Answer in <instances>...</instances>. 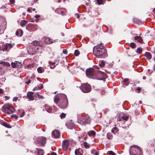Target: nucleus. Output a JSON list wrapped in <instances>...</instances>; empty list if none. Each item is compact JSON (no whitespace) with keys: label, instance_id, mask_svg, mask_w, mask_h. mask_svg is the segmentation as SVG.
<instances>
[{"label":"nucleus","instance_id":"1","mask_svg":"<svg viewBox=\"0 0 155 155\" xmlns=\"http://www.w3.org/2000/svg\"><path fill=\"white\" fill-rule=\"evenodd\" d=\"M93 52L95 56L98 58H104L108 56L107 49L102 43L94 47Z\"/></svg>","mask_w":155,"mask_h":155},{"label":"nucleus","instance_id":"2","mask_svg":"<svg viewBox=\"0 0 155 155\" xmlns=\"http://www.w3.org/2000/svg\"><path fill=\"white\" fill-rule=\"evenodd\" d=\"M91 121V119L87 114L84 117L80 115H78V121L81 125H85L87 124H90Z\"/></svg>","mask_w":155,"mask_h":155},{"label":"nucleus","instance_id":"3","mask_svg":"<svg viewBox=\"0 0 155 155\" xmlns=\"http://www.w3.org/2000/svg\"><path fill=\"white\" fill-rule=\"evenodd\" d=\"M75 142L73 140H64L62 143V147L64 151H66L68 149L70 150L72 144L75 143Z\"/></svg>","mask_w":155,"mask_h":155},{"label":"nucleus","instance_id":"4","mask_svg":"<svg viewBox=\"0 0 155 155\" xmlns=\"http://www.w3.org/2000/svg\"><path fill=\"white\" fill-rule=\"evenodd\" d=\"M62 97L64 98L60 99L57 105L60 108L64 109L67 107L68 104V101L66 95H62Z\"/></svg>","mask_w":155,"mask_h":155},{"label":"nucleus","instance_id":"5","mask_svg":"<svg viewBox=\"0 0 155 155\" xmlns=\"http://www.w3.org/2000/svg\"><path fill=\"white\" fill-rule=\"evenodd\" d=\"M130 155H142L140 148L136 145H133L130 147Z\"/></svg>","mask_w":155,"mask_h":155},{"label":"nucleus","instance_id":"6","mask_svg":"<svg viewBox=\"0 0 155 155\" xmlns=\"http://www.w3.org/2000/svg\"><path fill=\"white\" fill-rule=\"evenodd\" d=\"M2 109L3 111L8 114L12 113L15 110L13 106L8 104L5 105L3 107Z\"/></svg>","mask_w":155,"mask_h":155},{"label":"nucleus","instance_id":"7","mask_svg":"<svg viewBox=\"0 0 155 155\" xmlns=\"http://www.w3.org/2000/svg\"><path fill=\"white\" fill-rule=\"evenodd\" d=\"M96 70L92 68H88L86 70V75L88 78H95L96 75Z\"/></svg>","mask_w":155,"mask_h":155},{"label":"nucleus","instance_id":"8","mask_svg":"<svg viewBox=\"0 0 155 155\" xmlns=\"http://www.w3.org/2000/svg\"><path fill=\"white\" fill-rule=\"evenodd\" d=\"M46 138L41 137L37 138L35 141V143L41 146H44L46 143Z\"/></svg>","mask_w":155,"mask_h":155},{"label":"nucleus","instance_id":"9","mask_svg":"<svg viewBox=\"0 0 155 155\" xmlns=\"http://www.w3.org/2000/svg\"><path fill=\"white\" fill-rule=\"evenodd\" d=\"M95 77L98 78L97 79L102 80L107 78L106 74L103 72L98 70H96V72Z\"/></svg>","mask_w":155,"mask_h":155},{"label":"nucleus","instance_id":"10","mask_svg":"<svg viewBox=\"0 0 155 155\" xmlns=\"http://www.w3.org/2000/svg\"><path fill=\"white\" fill-rule=\"evenodd\" d=\"M81 89L84 93H88L91 91V87L87 84H83L81 86Z\"/></svg>","mask_w":155,"mask_h":155},{"label":"nucleus","instance_id":"11","mask_svg":"<svg viewBox=\"0 0 155 155\" xmlns=\"http://www.w3.org/2000/svg\"><path fill=\"white\" fill-rule=\"evenodd\" d=\"M62 95H65L63 94H59L55 95L54 98V102L57 104L59 102L60 99L64 98L62 97Z\"/></svg>","mask_w":155,"mask_h":155},{"label":"nucleus","instance_id":"12","mask_svg":"<svg viewBox=\"0 0 155 155\" xmlns=\"http://www.w3.org/2000/svg\"><path fill=\"white\" fill-rule=\"evenodd\" d=\"M12 66L13 68H20L22 67L21 64L18 61H15L14 63H12Z\"/></svg>","mask_w":155,"mask_h":155},{"label":"nucleus","instance_id":"13","mask_svg":"<svg viewBox=\"0 0 155 155\" xmlns=\"http://www.w3.org/2000/svg\"><path fill=\"white\" fill-rule=\"evenodd\" d=\"M52 136L54 138H58L60 136L59 132L57 130H54L52 133Z\"/></svg>","mask_w":155,"mask_h":155},{"label":"nucleus","instance_id":"14","mask_svg":"<svg viewBox=\"0 0 155 155\" xmlns=\"http://www.w3.org/2000/svg\"><path fill=\"white\" fill-rule=\"evenodd\" d=\"M34 93L32 92H29L27 93V98L30 100L33 101L34 100V97L33 96Z\"/></svg>","mask_w":155,"mask_h":155},{"label":"nucleus","instance_id":"15","mask_svg":"<svg viewBox=\"0 0 155 155\" xmlns=\"http://www.w3.org/2000/svg\"><path fill=\"white\" fill-rule=\"evenodd\" d=\"M45 109H43V110L45 111V110H46L48 112L50 113L51 111L52 108L51 107L49 106V105H45Z\"/></svg>","mask_w":155,"mask_h":155},{"label":"nucleus","instance_id":"16","mask_svg":"<svg viewBox=\"0 0 155 155\" xmlns=\"http://www.w3.org/2000/svg\"><path fill=\"white\" fill-rule=\"evenodd\" d=\"M23 31L21 29H18L16 32V35L18 36H21L23 34Z\"/></svg>","mask_w":155,"mask_h":155},{"label":"nucleus","instance_id":"17","mask_svg":"<svg viewBox=\"0 0 155 155\" xmlns=\"http://www.w3.org/2000/svg\"><path fill=\"white\" fill-rule=\"evenodd\" d=\"M82 150L81 149H77L75 151V153L76 155H82Z\"/></svg>","mask_w":155,"mask_h":155},{"label":"nucleus","instance_id":"18","mask_svg":"<svg viewBox=\"0 0 155 155\" xmlns=\"http://www.w3.org/2000/svg\"><path fill=\"white\" fill-rule=\"evenodd\" d=\"M145 55L147 59L148 60H149L151 58L152 56L150 52H147L145 53Z\"/></svg>","mask_w":155,"mask_h":155},{"label":"nucleus","instance_id":"19","mask_svg":"<svg viewBox=\"0 0 155 155\" xmlns=\"http://www.w3.org/2000/svg\"><path fill=\"white\" fill-rule=\"evenodd\" d=\"M54 41L53 39H45V42L47 44H50L52 43Z\"/></svg>","mask_w":155,"mask_h":155},{"label":"nucleus","instance_id":"20","mask_svg":"<svg viewBox=\"0 0 155 155\" xmlns=\"http://www.w3.org/2000/svg\"><path fill=\"white\" fill-rule=\"evenodd\" d=\"M8 46L7 45H3L2 47V50L4 51H7L9 50L8 49Z\"/></svg>","mask_w":155,"mask_h":155},{"label":"nucleus","instance_id":"21","mask_svg":"<svg viewBox=\"0 0 155 155\" xmlns=\"http://www.w3.org/2000/svg\"><path fill=\"white\" fill-rule=\"evenodd\" d=\"M38 151V155H43L44 153V150L43 149H39L36 148Z\"/></svg>","mask_w":155,"mask_h":155},{"label":"nucleus","instance_id":"22","mask_svg":"<svg viewBox=\"0 0 155 155\" xmlns=\"http://www.w3.org/2000/svg\"><path fill=\"white\" fill-rule=\"evenodd\" d=\"M28 21L26 20H23L21 21L20 23V25L22 27H24L28 23Z\"/></svg>","mask_w":155,"mask_h":155},{"label":"nucleus","instance_id":"23","mask_svg":"<svg viewBox=\"0 0 155 155\" xmlns=\"http://www.w3.org/2000/svg\"><path fill=\"white\" fill-rule=\"evenodd\" d=\"M97 4L100 5H104L105 1L104 0H96Z\"/></svg>","mask_w":155,"mask_h":155},{"label":"nucleus","instance_id":"24","mask_svg":"<svg viewBox=\"0 0 155 155\" xmlns=\"http://www.w3.org/2000/svg\"><path fill=\"white\" fill-rule=\"evenodd\" d=\"M2 124L5 127H7L8 128H11V126L9 124L5 122H3L2 123Z\"/></svg>","mask_w":155,"mask_h":155},{"label":"nucleus","instance_id":"25","mask_svg":"<svg viewBox=\"0 0 155 155\" xmlns=\"http://www.w3.org/2000/svg\"><path fill=\"white\" fill-rule=\"evenodd\" d=\"M5 73V70L3 67H0V75H3Z\"/></svg>","mask_w":155,"mask_h":155},{"label":"nucleus","instance_id":"26","mask_svg":"<svg viewBox=\"0 0 155 155\" xmlns=\"http://www.w3.org/2000/svg\"><path fill=\"white\" fill-rule=\"evenodd\" d=\"M88 134L89 136H94L95 135L96 132L94 130H92L88 132Z\"/></svg>","mask_w":155,"mask_h":155},{"label":"nucleus","instance_id":"27","mask_svg":"<svg viewBox=\"0 0 155 155\" xmlns=\"http://www.w3.org/2000/svg\"><path fill=\"white\" fill-rule=\"evenodd\" d=\"M32 44L33 45L38 46L39 45V42L37 41H34L32 42Z\"/></svg>","mask_w":155,"mask_h":155},{"label":"nucleus","instance_id":"28","mask_svg":"<svg viewBox=\"0 0 155 155\" xmlns=\"http://www.w3.org/2000/svg\"><path fill=\"white\" fill-rule=\"evenodd\" d=\"M119 129L116 127H114L111 130L112 133L115 134L116 132H118Z\"/></svg>","mask_w":155,"mask_h":155},{"label":"nucleus","instance_id":"29","mask_svg":"<svg viewBox=\"0 0 155 155\" xmlns=\"http://www.w3.org/2000/svg\"><path fill=\"white\" fill-rule=\"evenodd\" d=\"M107 138L108 139L111 140L113 138V135L110 133H108L107 134Z\"/></svg>","mask_w":155,"mask_h":155},{"label":"nucleus","instance_id":"30","mask_svg":"<svg viewBox=\"0 0 155 155\" xmlns=\"http://www.w3.org/2000/svg\"><path fill=\"white\" fill-rule=\"evenodd\" d=\"M56 62H51L50 64V67L51 69H54L56 65L55 64H56Z\"/></svg>","mask_w":155,"mask_h":155},{"label":"nucleus","instance_id":"31","mask_svg":"<svg viewBox=\"0 0 155 155\" xmlns=\"http://www.w3.org/2000/svg\"><path fill=\"white\" fill-rule=\"evenodd\" d=\"M124 82L125 83V85L126 86H127L128 85L129 83V79L128 78H125L124 80Z\"/></svg>","mask_w":155,"mask_h":155},{"label":"nucleus","instance_id":"32","mask_svg":"<svg viewBox=\"0 0 155 155\" xmlns=\"http://www.w3.org/2000/svg\"><path fill=\"white\" fill-rule=\"evenodd\" d=\"M37 71L38 72L40 73H41L44 71V69H43V68L41 67L38 68L37 69Z\"/></svg>","mask_w":155,"mask_h":155},{"label":"nucleus","instance_id":"33","mask_svg":"<svg viewBox=\"0 0 155 155\" xmlns=\"http://www.w3.org/2000/svg\"><path fill=\"white\" fill-rule=\"evenodd\" d=\"M130 47L132 48H136V45L134 43L131 42L130 43Z\"/></svg>","mask_w":155,"mask_h":155},{"label":"nucleus","instance_id":"34","mask_svg":"<svg viewBox=\"0 0 155 155\" xmlns=\"http://www.w3.org/2000/svg\"><path fill=\"white\" fill-rule=\"evenodd\" d=\"M122 118L125 120H127L129 118V117L125 115H124L122 116Z\"/></svg>","mask_w":155,"mask_h":155},{"label":"nucleus","instance_id":"35","mask_svg":"<svg viewBox=\"0 0 155 155\" xmlns=\"http://www.w3.org/2000/svg\"><path fill=\"white\" fill-rule=\"evenodd\" d=\"M142 52V50L141 48H138L137 49V50L136 51V52L137 53H138V54H139L141 53Z\"/></svg>","mask_w":155,"mask_h":155},{"label":"nucleus","instance_id":"36","mask_svg":"<svg viewBox=\"0 0 155 155\" xmlns=\"http://www.w3.org/2000/svg\"><path fill=\"white\" fill-rule=\"evenodd\" d=\"M80 54V52L78 50H76L74 52V54L75 56H78Z\"/></svg>","mask_w":155,"mask_h":155},{"label":"nucleus","instance_id":"37","mask_svg":"<svg viewBox=\"0 0 155 155\" xmlns=\"http://www.w3.org/2000/svg\"><path fill=\"white\" fill-rule=\"evenodd\" d=\"M84 147L86 148H88L89 147V145L87 144V143L86 142H84Z\"/></svg>","mask_w":155,"mask_h":155},{"label":"nucleus","instance_id":"38","mask_svg":"<svg viewBox=\"0 0 155 155\" xmlns=\"http://www.w3.org/2000/svg\"><path fill=\"white\" fill-rule=\"evenodd\" d=\"M3 66L2 67H3V68L4 67V66H10V64L8 62H4V64H3Z\"/></svg>","mask_w":155,"mask_h":155},{"label":"nucleus","instance_id":"39","mask_svg":"<svg viewBox=\"0 0 155 155\" xmlns=\"http://www.w3.org/2000/svg\"><path fill=\"white\" fill-rule=\"evenodd\" d=\"M105 63L103 61H102L99 64V65L100 67H103L105 65Z\"/></svg>","mask_w":155,"mask_h":155},{"label":"nucleus","instance_id":"40","mask_svg":"<svg viewBox=\"0 0 155 155\" xmlns=\"http://www.w3.org/2000/svg\"><path fill=\"white\" fill-rule=\"evenodd\" d=\"M66 114L62 113L60 115V117L61 118H64L66 116Z\"/></svg>","mask_w":155,"mask_h":155},{"label":"nucleus","instance_id":"41","mask_svg":"<svg viewBox=\"0 0 155 155\" xmlns=\"http://www.w3.org/2000/svg\"><path fill=\"white\" fill-rule=\"evenodd\" d=\"M108 153L110 155H115V153L112 151H110L108 152Z\"/></svg>","mask_w":155,"mask_h":155},{"label":"nucleus","instance_id":"42","mask_svg":"<svg viewBox=\"0 0 155 155\" xmlns=\"http://www.w3.org/2000/svg\"><path fill=\"white\" fill-rule=\"evenodd\" d=\"M11 117L12 118L14 117L15 119H17L18 118V116L16 115L15 114V115L13 114V115H12Z\"/></svg>","mask_w":155,"mask_h":155},{"label":"nucleus","instance_id":"43","mask_svg":"<svg viewBox=\"0 0 155 155\" xmlns=\"http://www.w3.org/2000/svg\"><path fill=\"white\" fill-rule=\"evenodd\" d=\"M143 37H141L140 36H136L134 37V39H142Z\"/></svg>","mask_w":155,"mask_h":155},{"label":"nucleus","instance_id":"44","mask_svg":"<svg viewBox=\"0 0 155 155\" xmlns=\"http://www.w3.org/2000/svg\"><path fill=\"white\" fill-rule=\"evenodd\" d=\"M55 61L54 62H56V64H55L56 65H57L58 64V63L60 61V60L59 59H57L56 60H55Z\"/></svg>","mask_w":155,"mask_h":155},{"label":"nucleus","instance_id":"45","mask_svg":"<svg viewBox=\"0 0 155 155\" xmlns=\"http://www.w3.org/2000/svg\"><path fill=\"white\" fill-rule=\"evenodd\" d=\"M140 113V111L137 109H136L135 110V113L136 114H138Z\"/></svg>","mask_w":155,"mask_h":155},{"label":"nucleus","instance_id":"46","mask_svg":"<svg viewBox=\"0 0 155 155\" xmlns=\"http://www.w3.org/2000/svg\"><path fill=\"white\" fill-rule=\"evenodd\" d=\"M62 52L64 54H66L67 53V50L66 49H64L63 50Z\"/></svg>","mask_w":155,"mask_h":155},{"label":"nucleus","instance_id":"47","mask_svg":"<svg viewBox=\"0 0 155 155\" xmlns=\"http://www.w3.org/2000/svg\"><path fill=\"white\" fill-rule=\"evenodd\" d=\"M9 2L11 3L12 4H14L15 2V0H10Z\"/></svg>","mask_w":155,"mask_h":155},{"label":"nucleus","instance_id":"48","mask_svg":"<svg viewBox=\"0 0 155 155\" xmlns=\"http://www.w3.org/2000/svg\"><path fill=\"white\" fill-rule=\"evenodd\" d=\"M141 89L140 87H138L137 88V90L138 91V93H139L140 92V91L141 90Z\"/></svg>","mask_w":155,"mask_h":155},{"label":"nucleus","instance_id":"49","mask_svg":"<svg viewBox=\"0 0 155 155\" xmlns=\"http://www.w3.org/2000/svg\"><path fill=\"white\" fill-rule=\"evenodd\" d=\"M18 99V97H14L13 99V101H16Z\"/></svg>","mask_w":155,"mask_h":155},{"label":"nucleus","instance_id":"50","mask_svg":"<svg viewBox=\"0 0 155 155\" xmlns=\"http://www.w3.org/2000/svg\"><path fill=\"white\" fill-rule=\"evenodd\" d=\"M37 95L38 96V97L40 98H41V99H43L44 98V97L43 96H42L41 95H40L39 94H37Z\"/></svg>","mask_w":155,"mask_h":155},{"label":"nucleus","instance_id":"51","mask_svg":"<svg viewBox=\"0 0 155 155\" xmlns=\"http://www.w3.org/2000/svg\"><path fill=\"white\" fill-rule=\"evenodd\" d=\"M75 15L78 18H79L80 17V15L79 14L76 13L75 14Z\"/></svg>","mask_w":155,"mask_h":155},{"label":"nucleus","instance_id":"52","mask_svg":"<svg viewBox=\"0 0 155 155\" xmlns=\"http://www.w3.org/2000/svg\"><path fill=\"white\" fill-rule=\"evenodd\" d=\"M71 125H72L71 126V127H68H68L70 129H72L73 127H74V124H72V123H71Z\"/></svg>","mask_w":155,"mask_h":155},{"label":"nucleus","instance_id":"53","mask_svg":"<svg viewBox=\"0 0 155 155\" xmlns=\"http://www.w3.org/2000/svg\"><path fill=\"white\" fill-rule=\"evenodd\" d=\"M25 113L24 112H23L22 114L20 116V117H22L25 115Z\"/></svg>","mask_w":155,"mask_h":155},{"label":"nucleus","instance_id":"54","mask_svg":"<svg viewBox=\"0 0 155 155\" xmlns=\"http://www.w3.org/2000/svg\"><path fill=\"white\" fill-rule=\"evenodd\" d=\"M31 82V81L30 80H28L27 82H25V83L27 84L28 85H29L30 83Z\"/></svg>","mask_w":155,"mask_h":155},{"label":"nucleus","instance_id":"55","mask_svg":"<svg viewBox=\"0 0 155 155\" xmlns=\"http://www.w3.org/2000/svg\"><path fill=\"white\" fill-rule=\"evenodd\" d=\"M7 45H8L10 48H11L13 46L12 45L10 44H8Z\"/></svg>","mask_w":155,"mask_h":155},{"label":"nucleus","instance_id":"56","mask_svg":"<svg viewBox=\"0 0 155 155\" xmlns=\"http://www.w3.org/2000/svg\"><path fill=\"white\" fill-rule=\"evenodd\" d=\"M138 41L140 43H142L143 42V39H138Z\"/></svg>","mask_w":155,"mask_h":155},{"label":"nucleus","instance_id":"57","mask_svg":"<svg viewBox=\"0 0 155 155\" xmlns=\"http://www.w3.org/2000/svg\"><path fill=\"white\" fill-rule=\"evenodd\" d=\"M35 17L36 18H38L40 17V16L39 15H35Z\"/></svg>","mask_w":155,"mask_h":155},{"label":"nucleus","instance_id":"58","mask_svg":"<svg viewBox=\"0 0 155 155\" xmlns=\"http://www.w3.org/2000/svg\"><path fill=\"white\" fill-rule=\"evenodd\" d=\"M61 13L63 15H64L65 14L64 12V11H61Z\"/></svg>","mask_w":155,"mask_h":155},{"label":"nucleus","instance_id":"59","mask_svg":"<svg viewBox=\"0 0 155 155\" xmlns=\"http://www.w3.org/2000/svg\"><path fill=\"white\" fill-rule=\"evenodd\" d=\"M121 118H122L120 117H118L117 118V120H119V121H121Z\"/></svg>","mask_w":155,"mask_h":155},{"label":"nucleus","instance_id":"60","mask_svg":"<svg viewBox=\"0 0 155 155\" xmlns=\"http://www.w3.org/2000/svg\"><path fill=\"white\" fill-rule=\"evenodd\" d=\"M3 92V90L1 89L0 88V94L2 93Z\"/></svg>","mask_w":155,"mask_h":155},{"label":"nucleus","instance_id":"61","mask_svg":"<svg viewBox=\"0 0 155 155\" xmlns=\"http://www.w3.org/2000/svg\"><path fill=\"white\" fill-rule=\"evenodd\" d=\"M51 155H57V154L53 152L51 153Z\"/></svg>","mask_w":155,"mask_h":155},{"label":"nucleus","instance_id":"62","mask_svg":"<svg viewBox=\"0 0 155 155\" xmlns=\"http://www.w3.org/2000/svg\"><path fill=\"white\" fill-rule=\"evenodd\" d=\"M43 88V86H42V85L40 87H38V89H42Z\"/></svg>","mask_w":155,"mask_h":155},{"label":"nucleus","instance_id":"63","mask_svg":"<svg viewBox=\"0 0 155 155\" xmlns=\"http://www.w3.org/2000/svg\"><path fill=\"white\" fill-rule=\"evenodd\" d=\"M77 37H78L80 38V39H81V38H82V37L80 35H77Z\"/></svg>","mask_w":155,"mask_h":155},{"label":"nucleus","instance_id":"64","mask_svg":"<svg viewBox=\"0 0 155 155\" xmlns=\"http://www.w3.org/2000/svg\"><path fill=\"white\" fill-rule=\"evenodd\" d=\"M94 155H99L98 153V152H96V153L94 154Z\"/></svg>","mask_w":155,"mask_h":155}]
</instances>
